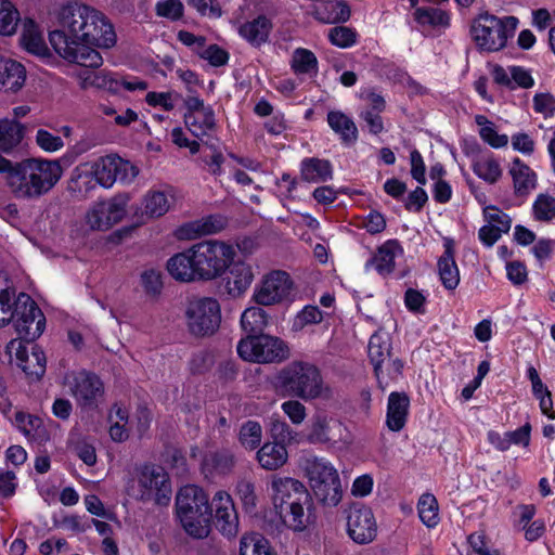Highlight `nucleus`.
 I'll list each match as a JSON object with an SVG mask.
<instances>
[{"mask_svg": "<svg viewBox=\"0 0 555 555\" xmlns=\"http://www.w3.org/2000/svg\"><path fill=\"white\" fill-rule=\"evenodd\" d=\"M508 173L513 180L514 194L517 197H527L538 185L537 173L520 158L512 160Z\"/></svg>", "mask_w": 555, "mask_h": 555, "instance_id": "393cba45", "label": "nucleus"}, {"mask_svg": "<svg viewBox=\"0 0 555 555\" xmlns=\"http://www.w3.org/2000/svg\"><path fill=\"white\" fill-rule=\"evenodd\" d=\"M70 393L82 409H95L104 396L101 379L91 373L81 371L69 382Z\"/></svg>", "mask_w": 555, "mask_h": 555, "instance_id": "a211bd4d", "label": "nucleus"}, {"mask_svg": "<svg viewBox=\"0 0 555 555\" xmlns=\"http://www.w3.org/2000/svg\"><path fill=\"white\" fill-rule=\"evenodd\" d=\"M129 196L118 194L105 202L95 203L86 214V223L92 230H108L120 222L127 212Z\"/></svg>", "mask_w": 555, "mask_h": 555, "instance_id": "dca6fc26", "label": "nucleus"}, {"mask_svg": "<svg viewBox=\"0 0 555 555\" xmlns=\"http://www.w3.org/2000/svg\"><path fill=\"white\" fill-rule=\"evenodd\" d=\"M491 75L495 83L512 90L516 88L529 89L534 85V79L530 72L521 66H508L505 68L495 65L491 70Z\"/></svg>", "mask_w": 555, "mask_h": 555, "instance_id": "b1692460", "label": "nucleus"}, {"mask_svg": "<svg viewBox=\"0 0 555 555\" xmlns=\"http://www.w3.org/2000/svg\"><path fill=\"white\" fill-rule=\"evenodd\" d=\"M306 439L313 444L336 446L348 443L350 435L339 418L326 412H318L311 417L306 428Z\"/></svg>", "mask_w": 555, "mask_h": 555, "instance_id": "4468645a", "label": "nucleus"}, {"mask_svg": "<svg viewBox=\"0 0 555 555\" xmlns=\"http://www.w3.org/2000/svg\"><path fill=\"white\" fill-rule=\"evenodd\" d=\"M91 170L92 169L90 168L89 164H83L73 171L72 180L75 183V190L78 192H88L92 190L95 184H98L93 175H90V177L86 179L81 177L82 173H91Z\"/></svg>", "mask_w": 555, "mask_h": 555, "instance_id": "69168bd1", "label": "nucleus"}, {"mask_svg": "<svg viewBox=\"0 0 555 555\" xmlns=\"http://www.w3.org/2000/svg\"><path fill=\"white\" fill-rule=\"evenodd\" d=\"M323 318V312L317 306H306L296 314L293 328L301 331L308 325L321 323Z\"/></svg>", "mask_w": 555, "mask_h": 555, "instance_id": "6e6d98bb", "label": "nucleus"}, {"mask_svg": "<svg viewBox=\"0 0 555 555\" xmlns=\"http://www.w3.org/2000/svg\"><path fill=\"white\" fill-rule=\"evenodd\" d=\"M410 400L403 392H391L388 397L386 424L391 431H400L405 423Z\"/></svg>", "mask_w": 555, "mask_h": 555, "instance_id": "c85d7f7f", "label": "nucleus"}, {"mask_svg": "<svg viewBox=\"0 0 555 555\" xmlns=\"http://www.w3.org/2000/svg\"><path fill=\"white\" fill-rule=\"evenodd\" d=\"M300 173L302 180L309 183H320L332 179L333 167L326 159L305 158L300 165Z\"/></svg>", "mask_w": 555, "mask_h": 555, "instance_id": "72a5a7b5", "label": "nucleus"}, {"mask_svg": "<svg viewBox=\"0 0 555 555\" xmlns=\"http://www.w3.org/2000/svg\"><path fill=\"white\" fill-rule=\"evenodd\" d=\"M24 137L23 126L13 119H0V150L10 152L17 146Z\"/></svg>", "mask_w": 555, "mask_h": 555, "instance_id": "ea45409f", "label": "nucleus"}, {"mask_svg": "<svg viewBox=\"0 0 555 555\" xmlns=\"http://www.w3.org/2000/svg\"><path fill=\"white\" fill-rule=\"evenodd\" d=\"M281 410L289 418L293 425H301L307 417V408L296 399L284 401Z\"/></svg>", "mask_w": 555, "mask_h": 555, "instance_id": "052dcab7", "label": "nucleus"}, {"mask_svg": "<svg viewBox=\"0 0 555 555\" xmlns=\"http://www.w3.org/2000/svg\"><path fill=\"white\" fill-rule=\"evenodd\" d=\"M241 555H273L269 541L259 533H247L241 538Z\"/></svg>", "mask_w": 555, "mask_h": 555, "instance_id": "a18cd8bd", "label": "nucleus"}, {"mask_svg": "<svg viewBox=\"0 0 555 555\" xmlns=\"http://www.w3.org/2000/svg\"><path fill=\"white\" fill-rule=\"evenodd\" d=\"M156 14L171 21H178L183 16L184 7L180 0H162L156 3Z\"/></svg>", "mask_w": 555, "mask_h": 555, "instance_id": "680f3d73", "label": "nucleus"}, {"mask_svg": "<svg viewBox=\"0 0 555 555\" xmlns=\"http://www.w3.org/2000/svg\"><path fill=\"white\" fill-rule=\"evenodd\" d=\"M235 256L234 247L225 242L203 241L170 257L167 271L179 282H210L228 271Z\"/></svg>", "mask_w": 555, "mask_h": 555, "instance_id": "f03ea898", "label": "nucleus"}, {"mask_svg": "<svg viewBox=\"0 0 555 555\" xmlns=\"http://www.w3.org/2000/svg\"><path fill=\"white\" fill-rule=\"evenodd\" d=\"M291 67L297 75L314 76L318 73V59L312 51L297 48L292 54Z\"/></svg>", "mask_w": 555, "mask_h": 555, "instance_id": "a19ab883", "label": "nucleus"}, {"mask_svg": "<svg viewBox=\"0 0 555 555\" xmlns=\"http://www.w3.org/2000/svg\"><path fill=\"white\" fill-rule=\"evenodd\" d=\"M235 493L245 511L251 512L256 508L257 494L255 491V483L250 479H240L235 486Z\"/></svg>", "mask_w": 555, "mask_h": 555, "instance_id": "864d4df0", "label": "nucleus"}, {"mask_svg": "<svg viewBox=\"0 0 555 555\" xmlns=\"http://www.w3.org/2000/svg\"><path fill=\"white\" fill-rule=\"evenodd\" d=\"M327 38L333 46L347 49L357 43L358 34L347 26H335L328 30Z\"/></svg>", "mask_w": 555, "mask_h": 555, "instance_id": "603ef678", "label": "nucleus"}, {"mask_svg": "<svg viewBox=\"0 0 555 555\" xmlns=\"http://www.w3.org/2000/svg\"><path fill=\"white\" fill-rule=\"evenodd\" d=\"M134 480L138 487V499L143 502H154L157 505H168L172 488L168 473L158 465L144 464L135 469Z\"/></svg>", "mask_w": 555, "mask_h": 555, "instance_id": "9d476101", "label": "nucleus"}, {"mask_svg": "<svg viewBox=\"0 0 555 555\" xmlns=\"http://www.w3.org/2000/svg\"><path fill=\"white\" fill-rule=\"evenodd\" d=\"M184 319L191 335L196 337L211 336L220 327V304L214 297L193 296L185 304Z\"/></svg>", "mask_w": 555, "mask_h": 555, "instance_id": "1a4fd4ad", "label": "nucleus"}, {"mask_svg": "<svg viewBox=\"0 0 555 555\" xmlns=\"http://www.w3.org/2000/svg\"><path fill=\"white\" fill-rule=\"evenodd\" d=\"M234 464L233 453L222 450L208 454L204 460L203 466L209 473L228 474L232 470Z\"/></svg>", "mask_w": 555, "mask_h": 555, "instance_id": "c03bdc74", "label": "nucleus"}, {"mask_svg": "<svg viewBox=\"0 0 555 555\" xmlns=\"http://www.w3.org/2000/svg\"><path fill=\"white\" fill-rule=\"evenodd\" d=\"M293 288L294 282L287 272L273 270L256 284L251 300L262 307L280 305L291 297Z\"/></svg>", "mask_w": 555, "mask_h": 555, "instance_id": "ddd939ff", "label": "nucleus"}, {"mask_svg": "<svg viewBox=\"0 0 555 555\" xmlns=\"http://www.w3.org/2000/svg\"><path fill=\"white\" fill-rule=\"evenodd\" d=\"M330 128L339 135L345 144H352L358 139V129L354 121L341 111H330L327 113Z\"/></svg>", "mask_w": 555, "mask_h": 555, "instance_id": "c9c22d12", "label": "nucleus"}, {"mask_svg": "<svg viewBox=\"0 0 555 555\" xmlns=\"http://www.w3.org/2000/svg\"><path fill=\"white\" fill-rule=\"evenodd\" d=\"M305 469L319 503L327 507L337 506L343 499V489L334 465L324 457L314 456L306 461Z\"/></svg>", "mask_w": 555, "mask_h": 555, "instance_id": "6e6552de", "label": "nucleus"}, {"mask_svg": "<svg viewBox=\"0 0 555 555\" xmlns=\"http://www.w3.org/2000/svg\"><path fill=\"white\" fill-rule=\"evenodd\" d=\"M225 225L224 219L220 216H207L181 225L178 230V237L182 240H194L199 236L219 232Z\"/></svg>", "mask_w": 555, "mask_h": 555, "instance_id": "cd10ccee", "label": "nucleus"}, {"mask_svg": "<svg viewBox=\"0 0 555 555\" xmlns=\"http://www.w3.org/2000/svg\"><path fill=\"white\" fill-rule=\"evenodd\" d=\"M20 22V13L9 0H0V34L11 36Z\"/></svg>", "mask_w": 555, "mask_h": 555, "instance_id": "de8ad7c7", "label": "nucleus"}, {"mask_svg": "<svg viewBox=\"0 0 555 555\" xmlns=\"http://www.w3.org/2000/svg\"><path fill=\"white\" fill-rule=\"evenodd\" d=\"M176 514L190 537L205 539L209 535L212 514L208 496L202 488L195 485L180 488L176 496Z\"/></svg>", "mask_w": 555, "mask_h": 555, "instance_id": "423d86ee", "label": "nucleus"}, {"mask_svg": "<svg viewBox=\"0 0 555 555\" xmlns=\"http://www.w3.org/2000/svg\"><path fill=\"white\" fill-rule=\"evenodd\" d=\"M15 318L14 327L17 340L33 341L44 331L46 319L36 302L26 293H20L14 300Z\"/></svg>", "mask_w": 555, "mask_h": 555, "instance_id": "f8f14e48", "label": "nucleus"}, {"mask_svg": "<svg viewBox=\"0 0 555 555\" xmlns=\"http://www.w3.org/2000/svg\"><path fill=\"white\" fill-rule=\"evenodd\" d=\"M403 256V248L397 240L384 242L374 256L366 262L365 268H374L380 275H388L396 268V260Z\"/></svg>", "mask_w": 555, "mask_h": 555, "instance_id": "5701e85b", "label": "nucleus"}, {"mask_svg": "<svg viewBox=\"0 0 555 555\" xmlns=\"http://www.w3.org/2000/svg\"><path fill=\"white\" fill-rule=\"evenodd\" d=\"M272 503L284 525L302 532L317 520L313 500L306 486L294 478L273 476Z\"/></svg>", "mask_w": 555, "mask_h": 555, "instance_id": "20e7f679", "label": "nucleus"}, {"mask_svg": "<svg viewBox=\"0 0 555 555\" xmlns=\"http://www.w3.org/2000/svg\"><path fill=\"white\" fill-rule=\"evenodd\" d=\"M15 424L28 439H35L44 430L40 418L22 412L15 414Z\"/></svg>", "mask_w": 555, "mask_h": 555, "instance_id": "5fc2aeb1", "label": "nucleus"}, {"mask_svg": "<svg viewBox=\"0 0 555 555\" xmlns=\"http://www.w3.org/2000/svg\"><path fill=\"white\" fill-rule=\"evenodd\" d=\"M347 533L358 544H369L377 535V524L372 509L357 504L347 514Z\"/></svg>", "mask_w": 555, "mask_h": 555, "instance_id": "f3484780", "label": "nucleus"}, {"mask_svg": "<svg viewBox=\"0 0 555 555\" xmlns=\"http://www.w3.org/2000/svg\"><path fill=\"white\" fill-rule=\"evenodd\" d=\"M0 175L16 199L36 201L54 189L63 168L57 159L29 157L12 162L0 155Z\"/></svg>", "mask_w": 555, "mask_h": 555, "instance_id": "7ed1b4c3", "label": "nucleus"}, {"mask_svg": "<svg viewBox=\"0 0 555 555\" xmlns=\"http://www.w3.org/2000/svg\"><path fill=\"white\" fill-rule=\"evenodd\" d=\"M184 106L183 118L188 130L199 140L212 137L217 129L214 108L197 95H188L184 99Z\"/></svg>", "mask_w": 555, "mask_h": 555, "instance_id": "2eb2a0df", "label": "nucleus"}, {"mask_svg": "<svg viewBox=\"0 0 555 555\" xmlns=\"http://www.w3.org/2000/svg\"><path fill=\"white\" fill-rule=\"evenodd\" d=\"M74 452L88 466L96 463L95 447L86 439L78 440L74 444Z\"/></svg>", "mask_w": 555, "mask_h": 555, "instance_id": "774afa93", "label": "nucleus"}, {"mask_svg": "<svg viewBox=\"0 0 555 555\" xmlns=\"http://www.w3.org/2000/svg\"><path fill=\"white\" fill-rule=\"evenodd\" d=\"M443 254L437 262L438 274L443 287L454 291L461 281L460 270L455 261L454 241L451 237H443Z\"/></svg>", "mask_w": 555, "mask_h": 555, "instance_id": "4be33fe9", "label": "nucleus"}, {"mask_svg": "<svg viewBox=\"0 0 555 555\" xmlns=\"http://www.w3.org/2000/svg\"><path fill=\"white\" fill-rule=\"evenodd\" d=\"M269 431L271 437L276 442L285 443L286 441H291L293 439V429L291 426L279 416H272L269 423Z\"/></svg>", "mask_w": 555, "mask_h": 555, "instance_id": "e2e57ef3", "label": "nucleus"}, {"mask_svg": "<svg viewBox=\"0 0 555 555\" xmlns=\"http://www.w3.org/2000/svg\"><path fill=\"white\" fill-rule=\"evenodd\" d=\"M262 440V427L256 421L245 422L238 433V441L247 450L257 449Z\"/></svg>", "mask_w": 555, "mask_h": 555, "instance_id": "09e8293b", "label": "nucleus"}, {"mask_svg": "<svg viewBox=\"0 0 555 555\" xmlns=\"http://www.w3.org/2000/svg\"><path fill=\"white\" fill-rule=\"evenodd\" d=\"M261 307H248L241 315V327L247 336L261 334L268 326L269 315Z\"/></svg>", "mask_w": 555, "mask_h": 555, "instance_id": "58836bf2", "label": "nucleus"}, {"mask_svg": "<svg viewBox=\"0 0 555 555\" xmlns=\"http://www.w3.org/2000/svg\"><path fill=\"white\" fill-rule=\"evenodd\" d=\"M390 357V341L386 333H375L371 336L369 341V358L374 366L375 375L380 387L388 385V382L383 376V363Z\"/></svg>", "mask_w": 555, "mask_h": 555, "instance_id": "a878e982", "label": "nucleus"}, {"mask_svg": "<svg viewBox=\"0 0 555 555\" xmlns=\"http://www.w3.org/2000/svg\"><path fill=\"white\" fill-rule=\"evenodd\" d=\"M16 297L13 289L0 291V327L8 325L14 320L16 315L14 300Z\"/></svg>", "mask_w": 555, "mask_h": 555, "instance_id": "4d7b16f0", "label": "nucleus"}, {"mask_svg": "<svg viewBox=\"0 0 555 555\" xmlns=\"http://www.w3.org/2000/svg\"><path fill=\"white\" fill-rule=\"evenodd\" d=\"M216 526L223 535L234 537L238 532V516L232 496L223 490L215 493L211 505Z\"/></svg>", "mask_w": 555, "mask_h": 555, "instance_id": "6ab92c4d", "label": "nucleus"}, {"mask_svg": "<svg viewBox=\"0 0 555 555\" xmlns=\"http://www.w3.org/2000/svg\"><path fill=\"white\" fill-rule=\"evenodd\" d=\"M256 459L261 468L266 470H278L288 460V452L285 444L276 441L266 442L257 451Z\"/></svg>", "mask_w": 555, "mask_h": 555, "instance_id": "c756f323", "label": "nucleus"}, {"mask_svg": "<svg viewBox=\"0 0 555 555\" xmlns=\"http://www.w3.org/2000/svg\"><path fill=\"white\" fill-rule=\"evenodd\" d=\"M473 171L483 181L493 184L502 177V168L493 156H482L473 164Z\"/></svg>", "mask_w": 555, "mask_h": 555, "instance_id": "37998d69", "label": "nucleus"}, {"mask_svg": "<svg viewBox=\"0 0 555 555\" xmlns=\"http://www.w3.org/2000/svg\"><path fill=\"white\" fill-rule=\"evenodd\" d=\"M116 181L122 184L132 183L139 175V168L128 160L117 156Z\"/></svg>", "mask_w": 555, "mask_h": 555, "instance_id": "338daca9", "label": "nucleus"}, {"mask_svg": "<svg viewBox=\"0 0 555 555\" xmlns=\"http://www.w3.org/2000/svg\"><path fill=\"white\" fill-rule=\"evenodd\" d=\"M172 199L173 191L170 188L149 191L143 198V216L147 218L164 216L170 209Z\"/></svg>", "mask_w": 555, "mask_h": 555, "instance_id": "2f4dec72", "label": "nucleus"}, {"mask_svg": "<svg viewBox=\"0 0 555 555\" xmlns=\"http://www.w3.org/2000/svg\"><path fill=\"white\" fill-rule=\"evenodd\" d=\"M308 13L323 24L345 23L351 15L350 8L343 0H313Z\"/></svg>", "mask_w": 555, "mask_h": 555, "instance_id": "412c9836", "label": "nucleus"}, {"mask_svg": "<svg viewBox=\"0 0 555 555\" xmlns=\"http://www.w3.org/2000/svg\"><path fill=\"white\" fill-rule=\"evenodd\" d=\"M272 30V22L264 15L237 26L238 35L253 46L259 47L267 42Z\"/></svg>", "mask_w": 555, "mask_h": 555, "instance_id": "7c9ffc66", "label": "nucleus"}, {"mask_svg": "<svg viewBox=\"0 0 555 555\" xmlns=\"http://www.w3.org/2000/svg\"><path fill=\"white\" fill-rule=\"evenodd\" d=\"M109 436L116 442H122L128 439L132 422L129 420L127 409L119 404H114L108 413Z\"/></svg>", "mask_w": 555, "mask_h": 555, "instance_id": "4c0bfd02", "label": "nucleus"}, {"mask_svg": "<svg viewBox=\"0 0 555 555\" xmlns=\"http://www.w3.org/2000/svg\"><path fill=\"white\" fill-rule=\"evenodd\" d=\"M415 21L422 26H442L449 25V15L447 12L435 8H417L414 12Z\"/></svg>", "mask_w": 555, "mask_h": 555, "instance_id": "8fccbe9b", "label": "nucleus"}, {"mask_svg": "<svg viewBox=\"0 0 555 555\" xmlns=\"http://www.w3.org/2000/svg\"><path fill=\"white\" fill-rule=\"evenodd\" d=\"M9 352L15 350L17 365L31 379H39L46 372V356L35 346L29 351L23 341L12 339L8 345Z\"/></svg>", "mask_w": 555, "mask_h": 555, "instance_id": "aec40b11", "label": "nucleus"}, {"mask_svg": "<svg viewBox=\"0 0 555 555\" xmlns=\"http://www.w3.org/2000/svg\"><path fill=\"white\" fill-rule=\"evenodd\" d=\"M483 217L486 222L493 224L502 233H507L511 230V217L495 206L486 207L483 209Z\"/></svg>", "mask_w": 555, "mask_h": 555, "instance_id": "13d9d810", "label": "nucleus"}, {"mask_svg": "<svg viewBox=\"0 0 555 555\" xmlns=\"http://www.w3.org/2000/svg\"><path fill=\"white\" fill-rule=\"evenodd\" d=\"M116 40L114 26L104 13L77 2L60 9L56 27L49 33V41L62 59L85 67H100L103 59L96 49H109Z\"/></svg>", "mask_w": 555, "mask_h": 555, "instance_id": "f257e3e1", "label": "nucleus"}, {"mask_svg": "<svg viewBox=\"0 0 555 555\" xmlns=\"http://www.w3.org/2000/svg\"><path fill=\"white\" fill-rule=\"evenodd\" d=\"M141 286L152 297H156L163 289L162 274L156 269H146L140 275Z\"/></svg>", "mask_w": 555, "mask_h": 555, "instance_id": "bf43d9fd", "label": "nucleus"}, {"mask_svg": "<svg viewBox=\"0 0 555 555\" xmlns=\"http://www.w3.org/2000/svg\"><path fill=\"white\" fill-rule=\"evenodd\" d=\"M26 72L24 66L13 60H8L0 68V90L16 92L25 83Z\"/></svg>", "mask_w": 555, "mask_h": 555, "instance_id": "e433bc0d", "label": "nucleus"}, {"mask_svg": "<svg viewBox=\"0 0 555 555\" xmlns=\"http://www.w3.org/2000/svg\"><path fill=\"white\" fill-rule=\"evenodd\" d=\"M278 379L291 397L306 402L332 397V389L325 383L321 370L310 362H291L281 370Z\"/></svg>", "mask_w": 555, "mask_h": 555, "instance_id": "39448f33", "label": "nucleus"}, {"mask_svg": "<svg viewBox=\"0 0 555 555\" xmlns=\"http://www.w3.org/2000/svg\"><path fill=\"white\" fill-rule=\"evenodd\" d=\"M21 42L28 52L36 55H44L47 52L44 40L37 26L31 21L25 23Z\"/></svg>", "mask_w": 555, "mask_h": 555, "instance_id": "49530a36", "label": "nucleus"}, {"mask_svg": "<svg viewBox=\"0 0 555 555\" xmlns=\"http://www.w3.org/2000/svg\"><path fill=\"white\" fill-rule=\"evenodd\" d=\"M76 77L80 88L83 90L96 88L106 90L111 93H116L117 83L115 81V75L109 72L81 69L77 73Z\"/></svg>", "mask_w": 555, "mask_h": 555, "instance_id": "f704fd0d", "label": "nucleus"}, {"mask_svg": "<svg viewBox=\"0 0 555 555\" xmlns=\"http://www.w3.org/2000/svg\"><path fill=\"white\" fill-rule=\"evenodd\" d=\"M36 143L38 146L49 153L60 151L63 146V140L59 135H54L44 129H39L36 132Z\"/></svg>", "mask_w": 555, "mask_h": 555, "instance_id": "0e129e2a", "label": "nucleus"}, {"mask_svg": "<svg viewBox=\"0 0 555 555\" xmlns=\"http://www.w3.org/2000/svg\"><path fill=\"white\" fill-rule=\"evenodd\" d=\"M117 156H104L92 163H88L92 169L90 172L94 176L95 182L105 188L109 189L116 182V166ZM82 178H89L90 173H82Z\"/></svg>", "mask_w": 555, "mask_h": 555, "instance_id": "473e14b6", "label": "nucleus"}, {"mask_svg": "<svg viewBox=\"0 0 555 555\" xmlns=\"http://www.w3.org/2000/svg\"><path fill=\"white\" fill-rule=\"evenodd\" d=\"M516 16L499 17L488 12L479 14L470 25V35L477 48L486 52L504 49L518 27Z\"/></svg>", "mask_w": 555, "mask_h": 555, "instance_id": "0eeeda50", "label": "nucleus"}, {"mask_svg": "<svg viewBox=\"0 0 555 555\" xmlns=\"http://www.w3.org/2000/svg\"><path fill=\"white\" fill-rule=\"evenodd\" d=\"M254 279V268L250 263L244 261L234 263L225 282L227 293L233 298L241 297L250 287Z\"/></svg>", "mask_w": 555, "mask_h": 555, "instance_id": "bb28decb", "label": "nucleus"}, {"mask_svg": "<svg viewBox=\"0 0 555 555\" xmlns=\"http://www.w3.org/2000/svg\"><path fill=\"white\" fill-rule=\"evenodd\" d=\"M417 511L421 521L427 528H435L439 524V506L434 494H422L418 500Z\"/></svg>", "mask_w": 555, "mask_h": 555, "instance_id": "79ce46f5", "label": "nucleus"}, {"mask_svg": "<svg viewBox=\"0 0 555 555\" xmlns=\"http://www.w3.org/2000/svg\"><path fill=\"white\" fill-rule=\"evenodd\" d=\"M236 349L238 356L249 362H280L288 356V349L283 340L262 334L242 338Z\"/></svg>", "mask_w": 555, "mask_h": 555, "instance_id": "9b49d317", "label": "nucleus"}, {"mask_svg": "<svg viewBox=\"0 0 555 555\" xmlns=\"http://www.w3.org/2000/svg\"><path fill=\"white\" fill-rule=\"evenodd\" d=\"M532 214L538 221H553L555 219V197L548 194H539L532 204Z\"/></svg>", "mask_w": 555, "mask_h": 555, "instance_id": "3c124183", "label": "nucleus"}]
</instances>
